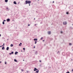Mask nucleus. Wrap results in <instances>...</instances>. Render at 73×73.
I'll return each instance as SVG.
<instances>
[{
    "mask_svg": "<svg viewBox=\"0 0 73 73\" xmlns=\"http://www.w3.org/2000/svg\"><path fill=\"white\" fill-rule=\"evenodd\" d=\"M14 61L15 62H17V60H16V59H15L14 60Z\"/></svg>",
    "mask_w": 73,
    "mask_h": 73,
    "instance_id": "nucleus-17",
    "label": "nucleus"
},
{
    "mask_svg": "<svg viewBox=\"0 0 73 73\" xmlns=\"http://www.w3.org/2000/svg\"><path fill=\"white\" fill-rule=\"evenodd\" d=\"M48 35H50L51 34V32L50 31H48Z\"/></svg>",
    "mask_w": 73,
    "mask_h": 73,
    "instance_id": "nucleus-9",
    "label": "nucleus"
},
{
    "mask_svg": "<svg viewBox=\"0 0 73 73\" xmlns=\"http://www.w3.org/2000/svg\"><path fill=\"white\" fill-rule=\"evenodd\" d=\"M18 52L16 51L15 52V55H16V54H17V53H18Z\"/></svg>",
    "mask_w": 73,
    "mask_h": 73,
    "instance_id": "nucleus-11",
    "label": "nucleus"
},
{
    "mask_svg": "<svg viewBox=\"0 0 73 73\" xmlns=\"http://www.w3.org/2000/svg\"><path fill=\"white\" fill-rule=\"evenodd\" d=\"M2 46H3V47L4 46V45H2Z\"/></svg>",
    "mask_w": 73,
    "mask_h": 73,
    "instance_id": "nucleus-48",
    "label": "nucleus"
},
{
    "mask_svg": "<svg viewBox=\"0 0 73 73\" xmlns=\"http://www.w3.org/2000/svg\"><path fill=\"white\" fill-rule=\"evenodd\" d=\"M42 22H40V24H42Z\"/></svg>",
    "mask_w": 73,
    "mask_h": 73,
    "instance_id": "nucleus-44",
    "label": "nucleus"
},
{
    "mask_svg": "<svg viewBox=\"0 0 73 73\" xmlns=\"http://www.w3.org/2000/svg\"><path fill=\"white\" fill-rule=\"evenodd\" d=\"M37 12V11H36V12Z\"/></svg>",
    "mask_w": 73,
    "mask_h": 73,
    "instance_id": "nucleus-51",
    "label": "nucleus"
},
{
    "mask_svg": "<svg viewBox=\"0 0 73 73\" xmlns=\"http://www.w3.org/2000/svg\"><path fill=\"white\" fill-rule=\"evenodd\" d=\"M52 24H51V25H52Z\"/></svg>",
    "mask_w": 73,
    "mask_h": 73,
    "instance_id": "nucleus-56",
    "label": "nucleus"
},
{
    "mask_svg": "<svg viewBox=\"0 0 73 73\" xmlns=\"http://www.w3.org/2000/svg\"><path fill=\"white\" fill-rule=\"evenodd\" d=\"M9 47H7L6 48V50H9Z\"/></svg>",
    "mask_w": 73,
    "mask_h": 73,
    "instance_id": "nucleus-7",
    "label": "nucleus"
},
{
    "mask_svg": "<svg viewBox=\"0 0 73 73\" xmlns=\"http://www.w3.org/2000/svg\"><path fill=\"white\" fill-rule=\"evenodd\" d=\"M52 40H53V39L52 38Z\"/></svg>",
    "mask_w": 73,
    "mask_h": 73,
    "instance_id": "nucleus-55",
    "label": "nucleus"
},
{
    "mask_svg": "<svg viewBox=\"0 0 73 73\" xmlns=\"http://www.w3.org/2000/svg\"><path fill=\"white\" fill-rule=\"evenodd\" d=\"M2 50H4V49H5V47H4L3 46L2 47Z\"/></svg>",
    "mask_w": 73,
    "mask_h": 73,
    "instance_id": "nucleus-14",
    "label": "nucleus"
},
{
    "mask_svg": "<svg viewBox=\"0 0 73 73\" xmlns=\"http://www.w3.org/2000/svg\"><path fill=\"white\" fill-rule=\"evenodd\" d=\"M29 6H30V5H31L30 4H29Z\"/></svg>",
    "mask_w": 73,
    "mask_h": 73,
    "instance_id": "nucleus-42",
    "label": "nucleus"
},
{
    "mask_svg": "<svg viewBox=\"0 0 73 73\" xmlns=\"http://www.w3.org/2000/svg\"><path fill=\"white\" fill-rule=\"evenodd\" d=\"M71 60H73L72 59H71Z\"/></svg>",
    "mask_w": 73,
    "mask_h": 73,
    "instance_id": "nucleus-54",
    "label": "nucleus"
},
{
    "mask_svg": "<svg viewBox=\"0 0 73 73\" xmlns=\"http://www.w3.org/2000/svg\"><path fill=\"white\" fill-rule=\"evenodd\" d=\"M13 53H14V52H13V51H12L11 52V53H9V54L10 55H11V54H13Z\"/></svg>",
    "mask_w": 73,
    "mask_h": 73,
    "instance_id": "nucleus-5",
    "label": "nucleus"
},
{
    "mask_svg": "<svg viewBox=\"0 0 73 73\" xmlns=\"http://www.w3.org/2000/svg\"><path fill=\"white\" fill-rule=\"evenodd\" d=\"M33 48H35V46H34Z\"/></svg>",
    "mask_w": 73,
    "mask_h": 73,
    "instance_id": "nucleus-33",
    "label": "nucleus"
},
{
    "mask_svg": "<svg viewBox=\"0 0 73 73\" xmlns=\"http://www.w3.org/2000/svg\"><path fill=\"white\" fill-rule=\"evenodd\" d=\"M34 41H37V38H34Z\"/></svg>",
    "mask_w": 73,
    "mask_h": 73,
    "instance_id": "nucleus-13",
    "label": "nucleus"
},
{
    "mask_svg": "<svg viewBox=\"0 0 73 73\" xmlns=\"http://www.w3.org/2000/svg\"><path fill=\"white\" fill-rule=\"evenodd\" d=\"M39 62H41V60H39Z\"/></svg>",
    "mask_w": 73,
    "mask_h": 73,
    "instance_id": "nucleus-31",
    "label": "nucleus"
},
{
    "mask_svg": "<svg viewBox=\"0 0 73 73\" xmlns=\"http://www.w3.org/2000/svg\"><path fill=\"white\" fill-rule=\"evenodd\" d=\"M0 47L1 48V47H2V46H0Z\"/></svg>",
    "mask_w": 73,
    "mask_h": 73,
    "instance_id": "nucleus-35",
    "label": "nucleus"
},
{
    "mask_svg": "<svg viewBox=\"0 0 73 73\" xmlns=\"http://www.w3.org/2000/svg\"><path fill=\"white\" fill-rule=\"evenodd\" d=\"M60 33H63V32L62 31H61Z\"/></svg>",
    "mask_w": 73,
    "mask_h": 73,
    "instance_id": "nucleus-28",
    "label": "nucleus"
},
{
    "mask_svg": "<svg viewBox=\"0 0 73 73\" xmlns=\"http://www.w3.org/2000/svg\"><path fill=\"white\" fill-rule=\"evenodd\" d=\"M39 0H38V1H39Z\"/></svg>",
    "mask_w": 73,
    "mask_h": 73,
    "instance_id": "nucleus-53",
    "label": "nucleus"
},
{
    "mask_svg": "<svg viewBox=\"0 0 73 73\" xmlns=\"http://www.w3.org/2000/svg\"><path fill=\"white\" fill-rule=\"evenodd\" d=\"M13 44H11L10 45V46L11 47H13Z\"/></svg>",
    "mask_w": 73,
    "mask_h": 73,
    "instance_id": "nucleus-15",
    "label": "nucleus"
},
{
    "mask_svg": "<svg viewBox=\"0 0 73 73\" xmlns=\"http://www.w3.org/2000/svg\"><path fill=\"white\" fill-rule=\"evenodd\" d=\"M21 45H22V43L20 42L19 44V46H21Z\"/></svg>",
    "mask_w": 73,
    "mask_h": 73,
    "instance_id": "nucleus-12",
    "label": "nucleus"
},
{
    "mask_svg": "<svg viewBox=\"0 0 73 73\" xmlns=\"http://www.w3.org/2000/svg\"><path fill=\"white\" fill-rule=\"evenodd\" d=\"M3 45H5V43H3Z\"/></svg>",
    "mask_w": 73,
    "mask_h": 73,
    "instance_id": "nucleus-34",
    "label": "nucleus"
},
{
    "mask_svg": "<svg viewBox=\"0 0 73 73\" xmlns=\"http://www.w3.org/2000/svg\"><path fill=\"white\" fill-rule=\"evenodd\" d=\"M13 3L14 4H17V3H16V1H14L13 2Z\"/></svg>",
    "mask_w": 73,
    "mask_h": 73,
    "instance_id": "nucleus-8",
    "label": "nucleus"
},
{
    "mask_svg": "<svg viewBox=\"0 0 73 73\" xmlns=\"http://www.w3.org/2000/svg\"><path fill=\"white\" fill-rule=\"evenodd\" d=\"M36 24H35V26H36Z\"/></svg>",
    "mask_w": 73,
    "mask_h": 73,
    "instance_id": "nucleus-43",
    "label": "nucleus"
},
{
    "mask_svg": "<svg viewBox=\"0 0 73 73\" xmlns=\"http://www.w3.org/2000/svg\"><path fill=\"white\" fill-rule=\"evenodd\" d=\"M69 45H72V44H71V43H69Z\"/></svg>",
    "mask_w": 73,
    "mask_h": 73,
    "instance_id": "nucleus-23",
    "label": "nucleus"
},
{
    "mask_svg": "<svg viewBox=\"0 0 73 73\" xmlns=\"http://www.w3.org/2000/svg\"><path fill=\"white\" fill-rule=\"evenodd\" d=\"M28 72H29V71H27V73H28Z\"/></svg>",
    "mask_w": 73,
    "mask_h": 73,
    "instance_id": "nucleus-40",
    "label": "nucleus"
},
{
    "mask_svg": "<svg viewBox=\"0 0 73 73\" xmlns=\"http://www.w3.org/2000/svg\"><path fill=\"white\" fill-rule=\"evenodd\" d=\"M6 9H7V11H9V9H8V7H7L6 8Z\"/></svg>",
    "mask_w": 73,
    "mask_h": 73,
    "instance_id": "nucleus-6",
    "label": "nucleus"
},
{
    "mask_svg": "<svg viewBox=\"0 0 73 73\" xmlns=\"http://www.w3.org/2000/svg\"><path fill=\"white\" fill-rule=\"evenodd\" d=\"M37 52H38V51H36L35 52V54H37Z\"/></svg>",
    "mask_w": 73,
    "mask_h": 73,
    "instance_id": "nucleus-10",
    "label": "nucleus"
},
{
    "mask_svg": "<svg viewBox=\"0 0 73 73\" xmlns=\"http://www.w3.org/2000/svg\"><path fill=\"white\" fill-rule=\"evenodd\" d=\"M23 61H24V60H23Z\"/></svg>",
    "mask_w": 73,
    "mask_h": 73,
    "instance_id": "nucleus-52",
    "label": "nucleus"
},
{
    "mask_svg": "<svg viewBox=\"0 0 73 73\" xmlns=\"http://www.w3.org/2000/svg\"><path fill=\"white\" fill-rule=\"evenodd\" d=\"M19 3H20V2H19L18 3V4H19Z\"/></svg>",
    "mask_w": 73,
    "mask_h": 73,
    "instance_id": "nucleus-47",
    "label": "nucleus"
},
{
    "mask_svg": "<svg viewBox=\"0 0 73 73\" xmlns=\"http://www.w3.org/2000/svg\"><path fill=\"white\" fill-rule=\"evenodd\" d=\"M66 14H67V15H68V14H69V12H66Z\"/></svg>",
    "mask_w": 73,
    "mask_h": 73,
    "instance_id": "nucleus-20",
    "label": "nucleus"
},
{
    "mask_svg": "<svg viewBox=\"0 0 73 73\" xmlns=\"http://www.w3.org/2000/svg\"><path fill=\"white\" fill-rule=\"evenodd\" d=\"M23 50H25V48H23Z\"/></svg>",
    "mask_w": 73,
    "mask_h": 73,
    "instance_id": "nucleus-24",
    "label": "nucleus"
},
{
    "mask_svg": "<svg viewBox=\"0 0 73 73\" xmlns=\"http://www.w3.org/2000/svg\"><path fill=\"white\" fill-rule=\"evenodd\" d=\"M2 23L3 25H4V24H5V23H4V22L3 21Z\"/></svg>",
    "mask_w": 73,
    "mask_h": 73,
    "instance_id": "nucleus-19",
    "label": "nucleus"
},
{
    "mask_svg": "<svg viewBox=\"0 0 73 73\" xmlns=\"http://www.w3.org/2000/svg\"><path fill=\"white\" fill-rule=\"evenodd\" d=\"M37 43V41H35V44H36Z\"/></svg>",
    "mask_w": 73,
    "mask_h": 73,
    "instance_id": "nucleus-22",
    "label": "nucleus"
},
{
    "mask_svg": "<svg viewBox=\"0 0 73 73\" xmlns=\"http://www.w3.org/2000/svg\"><path fill=\"white\" fill-rule=\"evenodd\" d=\"M42 41H43V42H44V40H42Z\"/></svg>",
    "mask_w": 73,
    "mask_h": 73,
    "instance_id": "nucleus-46",
    "label": "nucleus"
},
{
    "mask_svg": "<svg viewBox=\"0 0 73 73\" xmlns=\"http://www.w3.org/2000/svg\"><path fill=\"white\" fill-rule=\"evenodd\" d=\"M52 3H54V1H53V2H52Z\"/></svg>",
    "mask_w": 73,
    "mask_h": 73,
    "instance_id": "nucleus-38",
    "label": "nucleus"
},
{
    "mask_svg": "<svg viewBox=\"0 0 73 73\" xmlns=\"http://www.w3.org/2000/svg\"><path fill=\"white\" fill-rule=\"evenodd\" d=\"M66 73H70V72H69L68 71V72H66Z\"/></svg>",
    "mask_w": 73,
    "mask_h": 73,
    "instance_id": "nucleus-26",
    "label": "nucleus"
},
{
    "mask_svg": "<svg viewBox=\"0 0 73 73\" xmlns=\"http://www.w3.org/2000/svg\"><path fill=\"white\" fill-rule=\"evenodd\" d=\"M42 39H43V37H42L40 38V40H42Z\"/></svg>",
    "mask_w": 73,
    "mask_h": 73,
    "instance_id": "nucleus-21",
    "label": "nucleus"
},
{
    "mask_svg": "<svg viewBox=\"0 0 73 73\" xmlns=\"http://www.w3.org/2000/svg\"><path fill=\"white\" fill-rule=\"evenodd\" d=\"M21 52H23V51L22 50H21Z\"/></svg>",
    "mask_w": 73,
    "mask_h": 73,
    "instance_id": "nucleus-45",
    "label": "nucleus"
},
{
    "mask_svg": "<svg viewBox=\"0 0 73 73\" xmlns=\"http://www.w3.org/2000/svg\"><path fill=\"white\" fill-rule=\"evenodd\" d=\"M72 25H73V24H72Z\"/></svg>",
    "mask_w": 73,
    "mask_h": 73,
    "instance_id": "nucleus-57",
    "label": "nucleus"
},
{
    "mask_svg": "<svg viewBox=\"0 0 73 73\" xmlns=\"http://www.w3.org/2000/svg\"><path fill=\"white\" fill-rule=\"evenodd\" d=\"M28 27H29V26H30V25L29 24L28 25Z\"/></svg>",
    "mask_w": 73,
    "mask_h": 73,
    "instance_id": "nucleus-32",
    "label": "nucleus"
},
{
    "mask_svg": "<svg viewBox=\"0 0 73 73\" xmlns=\"http://www.w3.org/2000/svg\"><path fill=\"white\" fill-rule=\"evenodd\" d=\"M5 64H7V62H5Z\"/></svg>",
    "mask_w": 73,
    "mask_h": 73,
    "instance_id": "nucleus-30",
    "label": "nucleus"
},
{
    "mask_svg": "<svg viewBox=\"0 0 73 73\" xmlns=\"http://www.w3.org/2000/svg\"><path fill=\"white\" fill-rule=\"evenodd\" d=\"M59 52V51H58V53H57V54H58Z\"/></svg>",
    "mask_w": 73,
    "mask_h": 73,
    "instance_id": "nucleus-36",
    "label": "nucleus"
},
{
    "mask_svg": "<svg viewBox=\"0 0 73 73\" xmlns=\"http://www.w3.org/2000/svg\"><path fill=\"white\" fill-rule=\"evenodd\" d=\"M34 71H36V73H38V72H39V70H38V69H37V68H34Z\"/></svg>",
    "mask_w": 73,
    "mask_h": 73,
    "instance_id": "nucleus-2",
    "label": "nucleus"
},
{
    "mask_svg": "<svg viewBox=\"0 0 73 73\" xmlns=\"http://www.w3.org/2000/svg\"><path fill=\"white\" fill-rule=\"evenodd\" d=\"M21 70V72H23V69H22Z\"/></svg>",
    "mask_w": 73,
    "mask_h": 73,
    "instance_id": "nucleus-29",
    "label": "nucleus"
},
{
    "mask_svg": "<svg viewBox=\"0 0 73 73\" xmlns=\"http://www.w3.org/2000/svg\"><path fill=\"white\" fill-rule=\"evenodd\" d=\"M33 51H34V50H33Z\"/></svg>",
    "mask_w": 73,
    "mask_h": 73,
    "instance_id": "nucleus-58",
    "label": "nucleus"
},
{
    "mask_svg": "<svg viewBox=\"0 0 73 73\" xmlns=\"http://www.w3.org/2000/svg\"><path fill=\"white\" fill-rule=\"evenodd\" d=\"M44 46H45V44H44Z\"/></svg>",
    "mask_w": 73,
    "mask_h": 73,
    "instance_id": "nucleus-50",
    "label": "nucleus"
},
{
    "mask_svg": "<svg viewBox=\"0 0 73 73\" xmlns=\"http://www.w3.org/2000/svg\"><path fill=\"white\" fill-rule=\"evenodd\" d=\"M31 1L27 0H26L25 3V4H31Z\"/></svg>",
    "mask_w": 73,
    "mask_h": 73,
    "instance_id": "nucleus-1",
    "label": "nucleus"
},
{
    "mask_svg": "<svg viewBox=\"0 0 73 73\" xmlns=\"http://www.w3.org/2000/svg\"><path fill=\"white\" fill-rule=\"evenodd\" d=\"M1 61H0V64H1Z\"/></svg>",
    "mask_w": 73,
    "mask_h": 73,
    "instance_id": "nucleus-37",
    "label": "nucleus"
},
{
    "mask_svg": "<svg viewBox=\"0 0 73 73\" xmlns=\"http://www.w3.org/2000/svg\"><path fill=\"white\" fill-rule=\"evenodd\" d=\"M6 20L7 22H9L10 21V19H9V18H8Z\"/></svg>",
    "mask_w": 73,
    "mask_h": 73,
    "instance_id": "nucleus-3",
    "label": "nucleus"
},
{
    "mask_svg": "<svg viewBox=\"0 0 73 73\" xmlns=\"http://www.w3.org/2000/svg\"><path fill=\"white\" fill-rule=\"evenodd\" d=\"M3 21H4H4H6V20H4Z\"/></svg>",
    "mask_w": 73,
    "mask_h": 73,
    "instance_id": "nucleus-27",
    "label": "nucleus"
},
{
    "mask_svg": "<svg viewBox=\"0 0 73 73\" xmlns=\"http://www.w3.org/2000/svg\"><path fill=\"white\" fill-rule=\"evenodd\" d=\"M40 66H42V64H40Z\"/></svg>",
    "mask_w": 73,
    "mask_h": 73,
    "instance_id": "nucleus-25",
    "label": "nucleus"
},
{
    "mask_svg": "<svg viewBox=\"0 0 73 73\" xmlns=\"http://www.w3.org/2000/svg\"><path fill=\"white\" fill-rule=\"evenodd\" d=\"M8 0H5V3H7L8 2Z\"/></svg>",
    "mask_w": 73,
    "mask_h": 73,
    "instance_id": "nucleus-16",
    "label": "nucleus"
},
{
    "mask_svg": "<svg viewBox=\"0 0 73 73\" xmlns=\"http://www.w3.org/2000/svg\"><path fill=\"white\" fill-rule=\"evenodd\" d=\"M70 29H73V27H70Z\"/></svg>",
    "mask_w": 73,
    "mask_h": 73,
    "instance_id": "nucleus-18",
    "label": "nucleus"
},
{
    "mask_svg": "<svg viewBox=\"0 0 73 73\" xmlns=\"http://www.w3.org/2000/svg\"><path fill=\"white\" fill-rule=\"evenodd\" d=\"M73 69H72V72H73Z\"/></svg>",
    "mask_w": 73,
    "mask_h": 73,
    "instance_id": "nucleus-39",
    "label": "nucleus"
},
{
    "mask_svg": "<svg viewBox=\"0 0 73 73\" xmlns=\"http://www.w3.org/2000/svg\"><path fill=\"white\" fill-rule=\"evenodd\" d=\"M63 24V25H66V24H67V23L66 22H64Z\"/></svg>",
    "mask_w": 73,
    "mask_h": 73,
    "instance_id": "nucleus-4",
    "label": "nucleus"
},
{
    "mask_svg": "<svg viewBox=\"0 0 73 73\" xmlns=\"http://www.w3.org/2000/svg\"><path fill=\"white\" fill-rule=\"evenodd\" d=\"M34 20H35V18H34Z\"/></svg>",
    "mask_w": 73,
    "mask_h": 73,
    "instance_id": "nucleus-49",
    "label": "nucleus"
},
{
    "mask_svg": "<svg viewBox=\"0 0 73 73\" xmlns=\"http://www.w3.org/2000/svg\"><path fill=\"white\" fill-rule=\"evenodd\" d=\"M1 34H0V37H1Z\"/></svg>",
    "mask_w": 73,
    "mask_h": 73,
    "instance_id": "nucleus-41",
    "label": "nucleus"
}]
</instances>
